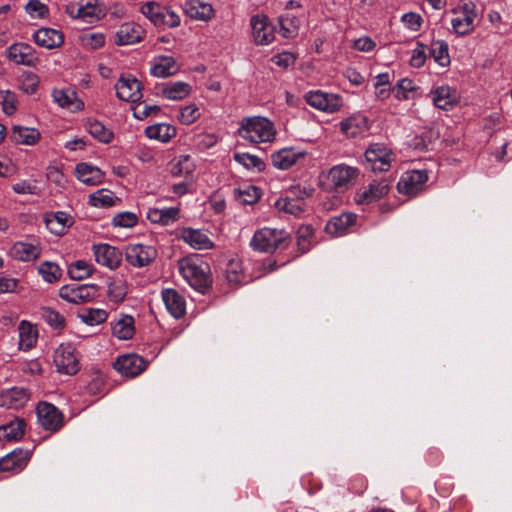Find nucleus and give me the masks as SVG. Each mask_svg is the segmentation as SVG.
<instances>
[{
    "label": "nucleus",
    "mask_w": 512,
    "mask_h": 512,
    "mask_svg": "<svg viewBox=\"0 0 512 512\" xmlns=\"http://www.w3.org/2000/svg\"><path fill=\"white\" fill-rule=\"evenodd\" d=\"M306 102L321 111L333 113L338 111L342 106L339 95L332 93H324L322 91H310L305 95Z\"/></svg>",
    "instance_id": "13"
},
{
    "label": "nucleus",
    "mask_w": 512,
    "mask_h": 512,
    "mask_svg": "<svg viewBox=\"0 0 512 512\" xmlns=\"http://www.w3.org/2000/svg\"><path fill=\"white\" fill-rule=\"evenodd\" d=\"M38 273L48 283L58 282L62 277V269L54 262L45 261L38 267Z\"/></svg>",
    "instance_id": "47"
},
{
    "label": "nucleus",
    "mask_w": 512,
    "mask_h": 512,
    "mask_svg": "<svg viewBox=\"0 0 512 512\" xmlns=\"http://www.w3.org/2000/svg\"><path fill=\"white\" fill-rule=\"evenodd\" d=\"M33 39L39 46L47 49L57 48L64 42V36L62 32L52 28L38 29L34 33Z\"/></svg>",
    "instance_id": "26"
},
{
    "label": "nucleus",
    "mask_w": 512,
    "mask_h": 512,
    "mask_svg": "<svg viewBox=\"0 0 512 512\" xmlns=\"http://www.w3.org/2000/svg\"><path fill=\"white\" fill-rule=\"evenodd\" d=\"M186 13L192 19L207 21L212 18L214 10L211 4L190 0L186 3Z\"/></svg>",
    "instance_id": "34"
},
{
    "label": "nucleus",
    "mask_w": 512,
    "mask_h": 512,
    "mask_svg": "<svg viewBox=\"0 0 512 512\" xmlns=\"http://www.w3.org/2000/svg\"><path fill=\"white\" fill-rule=\"evenodd\" d=\"M357 176L358 170L354 167L344 164L333 166L327 174L328 189L342 192L353 184Z\"/></svg>",
    "instance_id": "5"
},
{
    "label": "nucleus",
    "mask_w": 512,
    "mask_h": 512,
    "mask_svg": "<svg viewBox=\"0 0 512 512\" xmlns=\"http://www.w3.org/2000/svg\"><path fill=\"white\" fill-rule=\"evenodd\" d=\"M190 156L185 155L180 158V160L174 164L171 168V174L175 177L181 176L182 174L190 173L192 171L190 165Z\"/></svg>",
    "instance_id": "62"
},
{
    "label": "nucleus",
    "mask_w": 512,
    "mask_h": 512,
    "mask_svg": "<svg viewBox=\"0 0 512 512\" xmlns=\"http://www.w3.org/2000/svg\"><path fill=\"white\" fill-rule=\"evenodd\" d=\"M312 236L313 229L311 226L299 227L296 233L298 255L304 254L310 250Z\"/></svg>",
    "instance_id": "52"
},
{
    "label": "nucleus",
    "mask_w": 512,
    "mask_h": 512,
    "mask_svg": "<svg viewBox=\"0 0 512 512\" xmlns=\"http://www.w3.org/2000/svg\"><path fill=\"white\" fill-rule=\"evenodd\" d=\"M278 211H282L294 216L300 215L304 211L305 203L302 199L290 197L280 198L275 202Z\"/></svg>",
    "instance_id": "42"
},
{
    "label": "nucleus",
    "mask_w": 512,
    "mask_h": 512,
    "mask_svg": "<svg viewBox=\"0 0 512 512\" xmlns=\"http://www.w3.org/2000/svg\"><path fill=\"white\" fill-rule=\"evenodd\" d=\"M165 8H166L165 6H161L157 2H147L142 5L141 12L154 25L162 26L163 14H164Z\"/></svg>",
    "instance_id": "44"
},
{
    "label": "nucleus",
    "mask_w": 512,
    "mask_h": 512,
    "mask_svg": "<svg viewBox=\"0 0 512 512\" xmlns=\"http://www.w3.org/2000/svg\"><path fill=\"white\" fill-rule=\"evenodd\" d=\"M280 33L285 38H293L298 34L300 21L296 16L287 14L279 17Z\"/></svg>",
    "instance_id": "45"
},
{
    "label": "nucleus",
    "mask_w": 512,
    "mask_h": 512,
    "mask_svg": "<svg viewBox=\"0 0 512 512\" xmlns=\"http://www.w3.org/2000/svg\"><path fill=\"white\" fill-rule=\"evenodd\" d=\"M181 239L196 250H208L214 246L208 235L199 229L184 228L181 231Z\"/></svg>",
    "instance_id": "23"
},
{
    "label": "nucleus",
    "mask_w": 512,
    "mask_h": 512,
    "mask_svg": "<svg viewBox=\"0 0 512 512\" xmlns=\"http://www.w3.org/2000/svg\"><path fill=\"white\" fill-rule=\"evenodd\" d=\"M93 251L96 262L110 269L117 268L122 261L121 251L109 244L94 245Z\"/></svg>",
    "instance_id": "18"
},
{
    "label": "nucleus",
    "mask_w": 512,
    "mask_h": 512,
    "mask_svg": "<svg viewBox=\"0 0 512 512\" xmlns=\"http://www.w3.org/2000/svg\"><path fill=\"white\" fill-rule=\"evenodd\" d=\"M428 180L426 171L413 170L405 172L397 183V190L400 194L409 197L416 196L420 193Z\"/></svg>",
    "instance_id": "10"
},
{
    "label": "nucleus",
    "mask_w": 512,
    "mask_h": 512,
    "mask_svg": "<svg viewBox=\"0 0 512 512\" xmlns=\"http://www.w3.org/2000/svg\"><path fill=\"white\" fill-rule=\"evenodd\" d=\"M340 128L343 133L348 136H357L362 128H367L366 119L364 117H349L340 123Z\"/></svg>",
    "instance_id": "49"
},
{
    "label": "nucleus",
    "mask_w": 512,
    "mask_h": 512,
    "mask_svg": "<svg viewBox=\"0 0 512 512\" xmlns=\"http://www.w3.org/2000/svg\"><path fill=\"white\" fill-rule=\"evenodd\" d=\"M19 330V348L28 351L37 343L38 331L34 325L23 320L18 326Z\"/></svg>",
    "instance_id": "32"
},
{
    "label": "nucleus",
    "mask_w": 512,
    "mask_h": 512,
    "mask_svg": "<svg viewBox=\"0 0 512 512\" xmlns=\"http://www.w3.org/2000/svg\"><path fill=\"white\" fill-rule=\"evenodd\" d=\"M98 294L95 284L64 285L59 290V296L73 304H81L93 300Z\"/></svg>",
    "instance_id": "7"
},
{
    "label": "nucleus",
    "mask_w": 512,
    "mask_h": 512,
    "mask_svg": "<svg viewBox=\"0 0 512 512\" xmlns=\"http://www.w3.org/2000/svg\"><path fill=\"white\" fill-rule=\"evenodd\" d=\"M98 0H86L78 4L75 18L86 19L96 15V5Z\"/></svg>",
    "instance_id": "58"
},
{
    "label": "nucleus",
    "mask_w": 512,
    "mask_h": 512,
    "mask_svg": "<svg viewBox=\"0 0 512 512\" xmlns=\"http://www.w3.org/2000/svg\"><path fill=\"white\" fill-rule=\"evenodd\" d=\"M86 129L93 138L102 143H110L114 137L112 130L96 119H88Z\"/></svg>",
    "instance_id": "38"
},
{
    "label": "nucleus",
    "mask_w": 512,
    "mask_h": 512,
    "mask_svg": "<svg viewBox=\"0 0 512 512\" xmlns=\"http://www.w3.org/2000/svg\"><path fill=\"white\" fill-rule=\"evenodd\" d=\"M452 12L456 15L451 24L454 32L458 35H466L473 31L476 18L475 5L473 3H464Z\"/></svg>",
    "instance_id": "8"
},
{
    "label": "nucleus",
    "mask_w": 512,
    "mask_h": 512,
    "mask_svg": "<svg viewBox=\"0 0 512 512\" xmlns=\"http://www.w3.org/2000/svg\"><path fill=\"white\" fill-rule=\"evenodd\" d=\"M234 159L247 169H256L258 171H261L264 169L265 166L264 162L259 157L248 153H236L234 155Z\"/></svg>",
    "instance_id": "55"
},
{
    "label": "nucleus",
    "mask_w": 512,
    "mask_h": 512,
    "mask_svg": "<svg viewBox=\"0 0 512 512\" xmlns=\"http://www.w3.org/2000/svg\"><path fill=\"white\" fill-rule=\"evenodd\" d=\"M39 85V78L32 72L24 73L21 78L20 89L28 94L32 95L37 91Z\"/></svg>",
    "instance_id": "57"
},
{
    "label": "nucleus",
    "mask_w": 512,
    "mask_h": 512,
    "mask_svg": "<svg viewBox=\"0 0 512 512\" xmlns=\"http://www.w3.org/2000/svg\"><path fill=\"white\" fill-rule=\"evenodd\" d=\"M54 363L57 371L63 374L74 375L80 370L76 350L70 343H63L55 350Z\"/></svg>",
    "instance_id": "6"
},
{
    "label": "nucleus",
    "mask_w": 512,
    "mask_h": 512,
    "mask_svg": "<svg viewBox=\"0 0 512 512\" xmlns=\"http://www.w3.org/2000/svg\"><path fill=\"white\" fill-rule=\"evenodd\" d=\"M41 317L53 329L60 330L65 326L64 316L50 307H43L41 309Z\"/></svg>",
    "instance_id": "53"
},
{
    "label": "nucleus",
    "mask_w": 512,
    "mask_h": 512,
    "mask_svg": "<svg viewBox=\"0 0 512 512\" xmlns=\"http://www.w3.org/2000/svg\"><path fill=\"white\" fill-rule=\"evenodd\" d=\"M24 419H15L10 423L0 427V440L14 441L19 440L24 435L25 428Z\"/></svg>",
    "instance_id": "37"
},
{
    "label": "nucleus",
    "mask_w": 512,
    "mask_h": 512,
    "mask_svg": "<svg viewBox=\"0 0 512 512\" xmlns=\"http://www.w3.org/2000/svg\"><path fill=\"white\" fill-rule=\"evenodd\" d=\"M430 54L434 61L442 67L450 64V56L448 53V44L444 41L437 40L431 43Z\"/></svg>",
    "instance_id": "46"
},
{
    "label": "nucleus",
    "mask_w": 512,
    "mask_h": 512,
    "mask_svg": "<svg viewBox=\"0 0 512 512\" xmlns=\"http://www.w3.org/2000/svg\"><path fill=\"white\" fill-rule=\"evenodd\" d=\"M357 215L350 212L341 213L332 217L325 226L326 233L331 236H342L347 233L348 229L356 222Z\"/></svg>",
    "instance_id": "20"
},
{
    "label": "nucleus",
    "mask_w": 512,
    "mask_h": 512,
    "mask_svg": "<svg viewBox=\"0 0 512 512\" xmlns=\"http://www.w3.org/2000/svg\"><path fill=\"white\" fill-rule=\"evenodd\" d=\"M161 94L163 97L179 101L186 98L191 92V86L182 81L164 83L160 86Z\"/></svg>",
    "instance_id": "31"
},
{
    "label": "nucleus",
    "mask_w": 512,
    "mask_h": 512,
    "mask_svg": "<svg viewBox=\"0 0 512 512\" xmlns=\"http://www.w3.org/2000/svg\"><path fill=\"white\" fill-rule=\"evenodd\" d=\"M119 198L108 189H99L89 196V203L94 207H112Z\"/></svg>",
    "instance_id": "43"
},
{
    "label": "nucleus",
    "mask_w": 512,
    "mask_h": 512,
    "mask_svg": "<svg viewBox=\"0 0 512 512\" xmlns=\"http://www.w3.org/2000/svg\"><path fill=\"white\" fill-rule=\"evenodd\" d=\"M176 61L171 56H158L154 58L150 73L159 78H166L178 72Z\"/></svg>",
    "instance_id": "29"
},
{
    "label": "nucleus",
    "mask_w": 512,
    "mask_h": 512,
    "mask_svg": "<svg viewBox=\"0 0 512 512\" xmlns=\"http://www.w3.org/2000/svg\"><path fill=\"white\" fill-rule=\"evenodd\" d=\"M390 187V181L387 178L373 180L363 191L357 193L356 201L359 204L376 202L389 193Z\"/></svg>",
    "instance_id": "15"
},
{
    "label": "nucleus",
    "mask_w": 512,
    "mask_h": 512,
    "mask_svg": "<svg viewBox=\"0 0 512 512\" xmlns=\"http://www.w3.org/2000/svg\"><path fill=\"white\" fill-rule=\"evenodd\" d=\"M239 196L241 202H243L244 204H253L259 199L260 193L257 187L249 186L245 190H240Z\"/></svg>",
    "instance_id": "63"
},
{
    "label": "nucleus",
    "mask_w": 512,
    "mask_h": 512,
    "mask_svg": "<svg viewBox=\"0 0 512 512\" xmlns=\"http://www.w3.org/2000/svg\"><path fill=\"white\" fill-rule=\"evenodd\" d=\"M291 241V235L285 229L264 227L254 233L250 246L254 251L273 254L278 249H286Z\"/></svg>",
    "instance_id": "2"
},
{
    "label": "nucleus",
    "mask_w": 512,
    "mask_h": 512,
    "mask_svg": "<svg viewBox=\"0 0 512 512\" xmlns=\"http://www.w3.org/2000/svg\"><path fill=\"white\" fill-rule=\"evenodd\" d=\"M200 114L198 111V107L194 104L185 106L181 109L179 120L186 125L194 123Z\"/></svg>",
    "instance_id": "61"
},
{
    "label": "nucleus",
    "mask_w": 512,
    "mask_h": 512,
    "mask_svg": "<svg viewBox=\"0 0 512 512\" xmlns=\"http://www.w3.org/2000/svg\"><path fill=\"white\" fill-rule=\"evenodd\" d=\"M125 257L130 265L144 267L156 259L157 250L151 245L130 244L126 248Z\"/></svg>",
    "instance_id": "12"
},
{
    "label": "nucleus",
    "mask_w": 512,
    "mask_h": 512,
    "mask_svg": "<svg viewBox=\"0 0 512 512\" xmlns=\"http://www.w3.org/2000/svg\"><path fill=\"white\" fill-rule=\"evenodd\" d=\"M30 459V452L22 449H17L7 454L0 460V471L4 472H19L27 464Z\"/></svg>",
    "instance_id": "22"
},
{
    "label": "nucleus",
    "mask_w": 512,
    "mask_h": 512,
    "mask_svg": "<svg viewBox=\"0 0 512 512\" xmlns=\"http://www.w3.org/2000/svg\"><path fill=\"white\" fill-rule=\"evenodd\" d=\"M424 48L425 47L423 44L418 43L417 48L413 50L412 56L410 59V64L412 67L420 68L424 65L425 60H426Z\"/></svg>",
    "instance_id": "64"
},
{
    "label": "nucleus",
    "mask_w": 512,
    "mask_h": 512,
    "mask_svg": "<svg viewBox=\"0 0 512 512\" xmlns=\"http://www.w3.org/2000/svg\"><path fill=\"white\" fill-rule=\"evenodd\" d=\"M147 367V362L144 358L137 354H126L119 356L115 363L114 368L124 376L136 377L141 374Z\"/></svg>",
    "instance_id": "14"
},
{
    "label": "nucleus",
    "mask_w": 512,
    "mask_h": 512,
    "mask_svg": "<svg viewBox=\"0 0 512 512\" xmlns=\"http://www.w3.org/2000/svg\"><path fill=\"white\" fill-rule=\"evenodd\" d=\"M79 317L85 324L94 326L104 323L108 314L103 309L88 308L79 313Z\"/></svg>",
    "instance_id": "50"
},
{
    "label": "nucleus",
    "mask_w": 512,
    "mask_h": 512,
    "mask_svg": "<svg viewBox=\"0 0 512 512\" xmlns=\"http://www.w3.org/2000/svg\"><path fill=\"white\" fill-rule=\"evenodd\" d=\"M8 58L18 65L34 67L39 63L35 49L26 43H15L8 48Z\"/></svg>",
    "instance_id": "16"
},
{
    "label": "nucleus",
    "mask_w": 512,
    "mask_h": 512,
    "mask_svg": "<svg viewBox=\"0 0 512 512\" xmlns=\"http://www.w3.org/2000/svg\"><path fill=\"white\" fill-rule=\"evenodd\" d=\"M0 105L6 115H12L17 110V96L10 90L0 91Z\"/></svg>",
    "instance_id": "54"
},
{
    "label": "nucleus",
    "mask_w": 512,
    "mask_h": 512,
    "mask_svg": "<svg viewBox=\"0 0 512 512\" xmlns=\"http://www.w3.org/2000/svg\"><path fill=\"white\" fill-rule=\"evenodd\" d=\"M30 398L26 388L13 387L5 390L0 395V406L8 409H18L23 407Z\"/></svg>",
    "instance_id": "21"
},
{
    "label": "nucleus",
    "mask_w": 512,
    "mask_h": 512,
    "mask_svg": "<svg viewBox=\"0 0 512 512\" xmlns=\"http://www.w3.org/2000/svg\"><path fill=\"white\" fill-rule=\"evenodd\" d=\"M145 35L144 29L137 23H123L115 34L117 45H131L140 42Z\"/></svg>",
    "instance_id": "19"
},
{
    "label": "nucleus",
    "mask_w": 512,
    "mask_h": 512,
    "mask_svg": "<svg viewBox=\"0 0 512 512\" xmlns=\"http://www.w3.org/2000/svg\"><path fill=\"white\" fill-rule=\"evenodd\" d=\"M300 156L301 154L294 152L292 149L285 148L273 153L271 159L275 167L285 170L294 165Z\"/></svg>",
    "instance_id": "40"
},
{
    "label": "nucleus",
    "mask_w": 512,
    "mask_h": 512,
    "mask_svg": "<svg viewBox=\"0 0 512 512\" xmlns=\"http://www.w3.org/2000/svg\"><path fill=\"white\" fill-rule=\"evenodd\" d=\"M41 250L40 243L37 241L33 243L19 241L11 247L10 254L16 260L28 262L37 259Z\"/></svg>",
    "instance_id": "24"
},
{
    "label": "nucleus",
    "mask_w": 512,
    "mask_h": 512,
    "mask_svg": "<svg viewBox=\"0 0 512 512\" xmlns=\"http://www.w3.org/2000/svg\"><path fill=\"white\" fill-rule=\"evenodd\" d=\"M10 139L16 144L34 145L40 139V133L34 128L14 126Z\"/></svg>",
    "instance_id": "35"
},
{
    "label": "nucleus",
    "mask_w": 512,
    "mask_h": 512,
    "mask_svg": "<svg viewBox=\"0 0 512 512\" xmlns=\"http://www.w3.org/2000/svg\"><path fill=\"white\" fill-rule=\"evenodd\" d=\"M94 271L91 264L84 260H78L72 263L68 269V274L72 279L83 280L89 277Z\"/></svg>",
    "instance_id": "51"
},
{
    "label": "nucleus",
    "mask_w": 512,
    "mask_h": 512,
    "mask_svg": "<svg viewBox=\"0 0 512 512\" xmlns=\"http://www.w3.org/2000/svg\"><path fill=\"white\" fill-rule=\"evenodd\" d=\"M179 217V209L177 207L169 208H149L147 211V219L152 223L169 225L175 222Z\"/></svg>",
    "instance_id": "33"
},
{
    "label": "nucleus",
    "mask_w": 512,
    "mask_h": 512,
    "mask_svg": "<svg viewBox=\"0 0 512 512\" xmlns=\"http://www.w3.org/2000/svg\"><path fill=\"white\" fill-rule=\"evenodd\" d=\"M162 299L170 314L179 319L186 313V302L182 295L174 289L162 290Z\"/></svg>",
    "instance_id": "25"
},
{
    "label": "nucleus",
    "mask_w": 512,
    "mask_h": 512,
    "mask_svg": "<svg viewBox=\"0 0 512 512\" xmlns=\"http://www.w3.org/2000/svg\"><path fill=\"white\" fill-rule=\"evenodd\" d=\"M76 175L79 181L91 186L99 185L104 180V173L98 167L87 163L76 165Z\"/></svg>",
    "instance_id": "30"
},
{
    "label": "nucleus",
    "mask_w": 512,
    "mask_h": 512,
    "mask_svg": "<svg viewBox=\"0 0 512 512\" xmlns=\"http://www.w3.org/2000/svg\"><path fill=\"white\" fill-rule=\"evenodd\" d=\"M138 222L137 216L132 212H122L114 216L112 223L117 227L130 228Z\"/></svg>",
    "instance_id": "59"
},
{
    "label": "nucleus",
    "mask_w": 512,
    "mask_h": 512,
    "mask_svg": "<svg viewBox=\"0 0 512 512\" xmlns=\"http://www.w3.org/2000/svg\"><path fill=\"white\" fill-rule=\"evenodd\" d=\"M26 12L32 17L44 18L48 13V8L40 0H30L26 4Z\"/></svg>",
    "instance_id": "60"
},
{
    "label": "nucleus",
    "mask_w": 512,
    "mask_h": 512,
    "mask_svg": "<svg viewBox=\"0 0 512 512\" xmlns=\"http://www.w3.org/2000/svg\"><path fill=\"white\" fill-rule=\"evenodd\" d=\"M134 319L130 315H122L112 323V333L120 340H129L134 335Z\"/></svg>",
    "instance_id": "36"
},
{
    "label": "nucleus",
    "mask_w": 512,
    "mask_h": 512,
    "mask_svg": "<svg viewBox=\"0 0 512 512\" xmlns=\"http://www.w3.org/2000/svg\"><path fill=\"white\" fill-rule=\"evenodd\" d=\"M39 424L46 430L56 432L64 424L62 412L53 404L40 402L36 408Z\"/></svg>",
    "instance_id": "11"
},
{
    "label": "nucleus",
    "mask_w": 512,
    "mask_h": 512,
    "mask_svg": "<svg viewBox=\"0 0 512 512\" xmlns=\"http://www.w3.org/2000/svg\"><path fill=\"white\" fill-rule=\"evenodd\" d=\"M52 96L54 101L62 108L73 111H81L84 108L83 101L78 99L77 93L73 89H56Z\"/></svg>",
    "instance_id": "28"
},
{
    "label": "nucleus",
    "mask_w": 512,
    "mask_h": 512,
    "mask_svg": "<svg viewBox=\"0 0 512 512\" xmlns=\"http://www.w3.org/2000/svg\"><path fill=\"white\" fill-rule=\"evenodd\" d=\"M179 272L195 290L205 293L212 285L211 269L208 263L198 258H182L178 263Z\"/></svg>",
    "instance_id": "1"
},
{
    "label": "nucleus",
    "mask_w": 512,
    "mask_h": 512,
    "mask_svg": "<svg viewBox=\"0 0 512 512\" xmlns=\"http://www.w3.org/2000/svg\"><path fill=\"white\" fill-rule=\"evenodd\" d=\"M438 138L439 132L433 128H428L419 138L414 139V147L416 149L426 150L428 149V145L432 144Z\"/></svg>",
    "instance_id": "56"
},
{
    "label": "nucleus",
    "mask_w": 512,
    "mask_h": 512,
    "mask_svg": "<svg viewBox=\"0 0 512 512\" xmlns=\"http://www.w3.org/2000/svg\"><path fill=\"white\" fill-rule=\"evenodd\" d=\"M145 134L150 139L168 142L176 135V129L172 125L161 123L148 126L145 129Z\"/></svg>",
    "instance_id": "39"
},
{
    "label": "nucleus",
    "mask_w": 512,
    "mask_h": 512,
    "mask_svg": "<svg viewBox=\"0 0 512 512\" xmlns=\"http://www.w3.org/2000/svg\"><path fill=\"white\" fill-rule=\"evenodd\" d=\"M238 135L251 143L272 142L276 130L274 124L265 117H245L240 121Z\"/></svg>",
    "instance_id": "3"
},
{
    "label": "nucleus",
    "mask_w": 512,
    "mask_h": 512,
    "mask_svg": "<svg viewBox=\"0 0 512 512\" xmlns=\"http://www.w3.org/2000/svg\"><path fill=\"white\" fill-rule=\"evenodd\" d=\"M142 84L131 74H122L115 84L116 95L120 100L136 103L142 98Z\"/></svg>",
    "instance_id": "9"
},
{
    "label": "nucleus",
    "mask_w": 512,
    "mask_h": 512,
    "mask_svg": "<svg viewBox=\"0 0 512 512\" xmlns=\"http://www.w3.org/2000/svg\"><path fill=\"white\" fill-rule=\"evenodd\" d=\"M44 221L47 229L55 235H63L73 224V218L63 211L46 214Z\"/></svg>",
    "instance_id": "27"
},
{
    "label": "nucleus",
    "mask_w": 512,
    "mask_h": 512,
    "mask_svg": "<svg viewBox=\"0 0 512 512\" xmlns=\"http://www.w3.org/2000/svg\"><path fill=\"white\" fill-rule=\"evenodd\" d=\"M128 293L127 282L123 279H114L108 286V297L114 303L122 302Z\"/></svg>",
    "instance_id": "48"
},
{
    "label": "nucleus",
    "mask_w": 512,
    "mask_h": 512,
    "mask_svg": "<svg viewBox=\"0 0 512 512\" xmlns=\"http://www.w3.org/2000/svg\"><path fill=\"white\" fill-rule=\"evenodd\" d=\"M432 100L437 108L447 110L452 106L456 99L455 95L448 86H441L432 91Z\"/></svg>",
    "instance_id": "41"
},
{
    "label": "nucleus",
    "mask_w": 512,
    "mask_h": 512,
    "mask_svg": "<svg viewBox=\"0 0 512 512\" xmlns=\"http://www.w3.org/2000/svg\"><path fill=\"white\" fill-rule=\"evenodd\" d=\"M367 168L373 172H386L395 156L391 149L381 143L371 144L365 151Z\"/></svg>",
    "instance_id": "4"
},
{
    "label": "nucleus",
    "mask_w": 512,
    "mask_h": 512,
    "mask_svg": "<svg viewBox=\"0 0 512 512\" xmlns=\"http://www.w3.org/2000/svg\"><path fill=\"white\" fill-rule=\"evenodd\" d=\"M252 35L257 45H268L274 40V28L265 15H255L250 20Z\"/></svg>",
    "instance_id": "17"
}]
</instances>
